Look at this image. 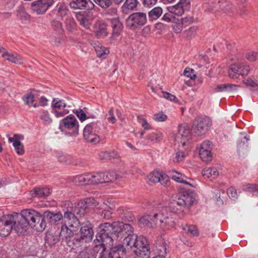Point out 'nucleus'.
Returning a JSON list of instances; mask_svg holds the SVG:
<instances>
[{
  "instance_id": "nucleus-16",
  "label": "nucleus",
  "mask_w": 258,
  "mask_h": 258,
  "mask_svg": "<svg viewBox=\"0 0 258 258\" xmlns=\"http://www.w3.org/2000/svg\"><path fill=\"white\" fill-rule=\"evenodd\" d=\"M96 124L91 123L87 124L83 131V136L85 139L88 142L93 144H97L100 142V137L93 132Z\"/></svg>"
},
{
  "instance_id": "nucleus-52",
  "label": "nucleus",
  "mask_w": 258,
  "mask_h": 258,
  "mask_svg": "<svg viewBox=\"0 0 258 258\" xmlns=\"http://www.w3.org/2000/svg\"><path fill=\"white\" fill-rule=\"evenodd\" d=\"M180 151L176 153L175 157L174 159V162H180L182 161L185 157L186 153L181 150V147L179 146Z\"/></svg>"
},
{
  "instance_id": "nucleus-6",
  "label": "nucleus",
  "mask_w": 258,
  "mask_h": 258,
  "mask_svg": "<svg viewBox=\"0 0 258 258\" xmlns=\"http://www.w3.org/2000/svg\"><path fill=\"white\" fill-rule=\"evenodd\" d=\"M59 127L61 132L70 136H76L79 134V122L73 115H69L60 120Z\"/></svg>"
},
{
  "instance_id": "nucleus-8",
  "label": "nucleus",
  "mask_w": 258,
  "mask_h": 258,
  "mask_svg": "<svg viewBox=\"0 0 258 258\" xmlns=\"http://www.w3.org/2000/svg\"><path fill=\"white\" fill-rule=\"evenodd\" d=\"M191 136L189 128L186 124L179 125L177 131L172 134V138L178 144L180 143L182 147L188 145Z\"/></svg>"
},
{
  "instance_id": "nucleus-56",
  "label": "nucleus",
  "mask_w": 258,
  "mask_h": 258,
  "mask_svg": "<svg viewBox=\"0 0 258 258\" xmlns=\"http://www.w3.org/2000/svg\"><path fill=\"white\" fill-rule=\"evenodd\" d=\"M180 20L185 27L193 22L194 18L191 16H187L180 19Z\"/></svg>"
},
{
  "instance_id": "nucleus-47",
  "label": "nucleus",
  "mask_w": 258,
  "mask_h": 258,
  "mask_svg": "<svg viewBox=\"0 0 258 258\" xmlns=\"http://www.w3.org/2000/svg\"><path fill=\"white\" fill-rule=\"evenodd\" d=\"M184 27L185 26L180 19H177L172 25L173 30L174 32L176 33H179L181 32Z\"/></svg>"
},
{
  "instance_id": "nucleus-12",
  "label": "nucleus",
  "mask_w": 258,
  "mask_h": 258,
  "mask_svg": "<svg viewBox=\"0 0 258 258\" xmlns=\"http://www.w3.org/2000/svg\"><path fill=\"white\" fill-rule=\"evenodd\" d=\"M146 14L143 12L135 13L131 15L126 19V24L128 28L134 29L144 25L147 22Z\"/></svg>"
},
{
  "instance_id": "nucleus-25",
  "label": "nucleus",
  "mask_w": 258,
  "mask_h": 258,
  "mask_svg": "<svg viewBox=\"0 0 258 258\" xmlns=\"http://www.w3.org/2000/svg\"><path fill=\"white\" fill-rule=\"evenodd\" d=\"M168 176L176 182L192 186V185L188 181L189 178L180 172L172 170L169 172V175Z\"/></svg>"
},
{
  "instance_id": "nucleus-48",
  "label": "nucleus",
  "mask_w": 258,
  "mask_h": 258,
  "mask_svg": "<svg viewBox=\"0 0 258 258\" xmlns=\"http://www.w3.org/2000/svg\"><path fill=\"white\" fill-rule=\"evenodd\" d=\"M138 121L139 123L141 124L142 126L144 127L145 130H150L152 128V127L151 125L149 124V123L147 121L146 119L144 118L141 117V116H138L137 117Z\"/></svg>"
},
{
  "instance_id": "nucleus-32",
  "label": "nucleus",
  "mask_w": 258,
  "mask_h": 258,
  "mask_svg": "<svg viewBox=\"0 0 258 258\" xmlns=\"http://www.w3.org/2000/svg\"><path fill=\"white\" fill-rule=\"evenodd\" d=\"M108 201H106V202H104L103 204H102L99 208L100 209H102L103 211L102 212L101 214V217L108 219L111 218V212L108 211V209L112 210L114 208V206L112 204H109Z\"/></svg>"
},
{
  "instance_id": "nucleus-7",
  "label": "nucleus",
  "mask_w": 258,
  "mask_h": 258,
  "mask_svg": "<svg viewBox=\"0 0 258 258\" xmlns=\"http://www.w3.org/2000/svg\"><path fill=\"white\" fill-rule=\"evenodd\" d=\"M153 221L157 223L156 226L163 229H166L174 225V221L173 218L169 216L167 208H163L158 213L152 216Z\"/></svg>"
},
{
  "instance_id": "nucleus-36",
  "label": "nucleus",
  "mask_w": 258,
  "mask_h": 258,
  "mask_svg": "<svg viewBox=\"0 0 258 258\" xmlns=\"http://www.w3.org/2000/svg\"><path fill=\"white\" fill-rule=\"evenodd\" d=\"M163 13V10L160 7H156L148 12V18L150 21H154L158 19Z\"/></svg>"
},
{
  "instance_id": "nucleus-11",
  "label": "nucleus",
  "mask_w": 258,
  "mask_h": 258,
  "mask_svg": "<svg viewBox=\"0 0 258 258\" xmlns=\"http://www.w3.org/2000/svg\"><path fill=\"white\" fill-rule=\"evenodd\" d=\"M212 124L211 119L207 116L197 118L192 128V133L197 136L205 134L210 129Z\"/></svg>"
},
{
  "instance_id": "nucleus-34",
  "label": "nucleus",
  "mask_w": 258,
  "mask_h": 258,
  "mask_svg": "<svg viewBox=\"0 0 258 258\" xmlns=\"http://www.w3.org/2000/svg\"><path fill=\"white\" fill-rule=\"evenodd\" d=\"M39 117L44 124L48 125L52 122V118L48 110H41L39 111Z\"/></svg>"
},
{
  "instance_id": "nucleus-24",
  "label": "nucleus",
  "mask_w": 258,
  "mask_h": 258,
  "mask_svg": "<svg viewBox=\"0 0 258 258\" xmlns=\"http://www.w3.org/2000/svg\"><path fill=\"white\" fill-rule=\"evenodd\" d=\"M109 258H127L126 249L123 245L118 244L110 249L108 254Z\"/></svg>"
},
{
  "instance_id": "nucleus-26",
  "label": "nucleus",
  "mask_w": 258,
  "mask_h": 258,
  "mask_svg": "<svg viewBox=\"0 0 258 258\" xmlns=\"http://www.w3.org/2000/svg\"><path fill=\"white\" fill-rule=\"evenodd\" d=\"M38 92L36 90H33L31 92L28 93L25 95L24 98V101L25 103L30 106H33L34 108L38 107L37 103H33L34 101L38 99Z\"/></svg>"
},
{
  "instance_id": "nucleus-3",
  "label": "nucleus",
  "mask_w": 258,
  "mask_h": 258,
  "mask_svg": "<svg viewBox=\"0 0 258 258\" xmlns=\"http://www.w3.org/2000/svg\"><path fill=\"white\" fill-rule=\"evenodd\" d=\"M133 231V228L129 224L122 222H114L112 224L105 223L100 225L94 243L96 247L101 246L104 249V244L109 243L112 241V236L109 234L117 236V234H124Z\"/></svg>"
},
{
  "instance_id": "nucleus-49",
  "label": "nucleus",
  "mask_w": 258,
  "mask_h": 258,
  "mask_svg": "<svg viewBox=\"0 0 258 258\" xmlns=\"http://www.w3.org/2000/svg\"><path fill=\"white\" fill-rule=\"evenodd\" d=\"M245 57L249 61H255L258 57V52L251 50L248 51L245 54Z\"/></svg>"
},
{
  "instance_id": "nucleus-62",
  "label": "nucleus",
  "mask_w": 258,
  "mask_h": 258,
  "mask_svg": "<svg viewBox=\"0 0 258 258\" xmlns=\"http://www.w3.org/2000/svg\"><path fill=\"white\" fill-rule=\"evenodd\" d=\"M227 84H220L217 86L214 91L216 92L228 91Z\"/></svg>"
},
{
  "instance_id": "nucleus-15",
  "label": "nucleus",
  "mask_w": 258,
  "mask_h": 258,
  "mask_svg": "<svg viewBox=\"0 0 258 258\" xmlns=\"http://www.w3.org/2000/svg\"><path fill=\"white\" fill-rule=\"evenodd\" d=\"M66 107V103L63 100L58 98L53 99L51 103V107L53 109L52 112L55 116L59 118L64 116L69 113V110L64 109Z\"/></svg>"
},
{
  "instance_id": "nucleus-39",
  "label": "nucleus",
  "mask_w": 258,
  "mask_h": 258,
  "mask_svg": "<svg viewBox=\"0 0 258 258\" xmlns=\"http://www.w3.org/2000/svg\"><path fill=\"white\" fill-rule=\"evenodd\" d=\"M9 141L11 143H13V147L18 154L22 155L24 153V146L20 142H17L16 140H14L13 139H9Z\"/></svg>"
},
{
  "instance_id": "nucleus-44",
  "label": "nucleus",
  "mask_w": 258,
  "mask_h": 258,
  "mask_svg": "<svg viewBox=\"0 0 258 258\" xmlns=\"http://www.w3.org/2000/svg\"><path fill=\"white\" fill-rule=\"evenodd\" d=\"M45 242L48 245H53L57 241V238L51 233H47L45 236Z\"/></svg>"
},
{
  "instance_id": "nucleus-27",
  "label": "nucleus",
  "mask_w": 258,
  "mask_h": 258,
  "mask_svg": "<svg viewBox=\"0 0 258 258\" xmlns=\"http://www.w3.org/2000/svg\"><path fill=\"white\" fill-rule=\"evenodd\" d=\"M140 225L142 227L154 228L156 227L157 223L153 221L152 216L146 215L141 217L139 220Z\"/></svg>"
},
{
  "instance_id": "nucleus-54",
  "label": "nucleus",
  "mask_w": 258,
  "mask_h": 258,
  "mask_svg": "<svg viewBox=\"0 0 258 258\" xmlns=\"http://www.w3.org/2000/svg\"><path fill=\"white\" fill-rule=\"evenodd\" d=\"M227 195L228 197L233 200H235L237 198V194L235 189L234 187H231L227 189Z\"/></svg>"
},
{
  "instance_id": "nucleus-18",
  "label": "nucleus",
  "mask_w": 258,
  "mask_h": 258,
  "mask_svg": "<svg viewBox=\"0 0 258 258\" xmlns=\"http://www.w3.org/2000/svg\"><path fill=\"white\" fill-rule=\"evenodd\" d=\"M212 143L209 141H205L202 143L199 149V156L203 161H209L212 160Z\"/></svg>"
},
{
  "instance_id": "nucleus-64",
  "label": "nucleus",
  "mask_w": 258,
  "mask_h": 258,
  "mask_svg": "<svg viewBox=\"0 0 258 258\" xmlns=\"http://www.w3.org/2000/svg\"><path fill=\"white\" fill-rule=\"evenodd\" d=\"M79 258H94L88 250H83L80 252Z\"/></svg>"
},
{
  "instance_id": "nucleus-40",
  "label": "nucleus",
  "mask_w": 258,
  "mask_h": 258,
  "mask_svg": "<svg viewBox=\"0 0 258 258\" xmlns=\"http://www.w3.org/2000/svg\"><path fill=\"white\" fill-rule=\"evenodd\" d=\"M52 29L58 34L62 35L64 32L62 23L57 20H52L51 22Z\"/></svg>"
},
{
  "instance_id": "nucleus-61",
  "label": "nucleus",
  "mask_w": 258,
  "mask_h": 258,
  "mask_svg": "<svg viewBox=\"0 0 258 258\" xmlns=\"http://www.w3.org/2000/svg\"><path fill=\"white\" fill-rule=\"evenodd\" d=\"M107 120L111 122V123H115L116 121V119L115 117L114 114L113 113V110L112 109H110L107 114Z\"/></svg>"
},
{
  "instance_id": "nucleus-19",
  "label": "nucleus",
  "mask_w": 258,
  "mask_h": 258,
  "mask_svg": "<svg viewBox=\"0 0 258 258\" xmlns=\"http://www.w3.org/2000/svg\"><path fill=\"white\" fill-rule=\"evenodd\" d=\"M149 182L151 183L160 182L161 184L166 185L169 181V178L168 175L162 172L154 171L151 172L147 176Z\"/></svg>"
},
{
  "instance_id": "nucleus-57",
  "label": "nucleus",
  "mask_w": 258,
  "mask_h": 258,
  "mask_svg": "<svg viewBox=\"0 0 258 258\" xmlns=\"http://www.w3.org/2000/svg\"><path fill=\"white\" fill-rule=\"evenodd\" d=\"M214 194L215 196L214 199H215L216 204L218 205H221L223 204V200L221 199V193L218 190H215Z\"/></svg>"
},
{
  "instance_id": "nucleus-60",
  "label": "nucleus",
  "mask_w": 258,
  "mask_h": 258,
  "mask_svg": "<svg viewBox=\"0 0 258 258\" xmlns=\"http://www.w3.org/2000/svg\"><path fill=\"white\" fill-rule=\"evenodd\" d=\"M162 93H163V96L164 98H165L170 101H173L175 102L177 101V99L175 96H174L169 93L163 91Z\"/></svg>"
},
{
  "instance_id": "nucleus-33",
  "label": "nucleus",
  "mask_w": 258,
  "mask_h": 258,
  "mask_svg": "<svg viewBox=\"0 0 258 258\" xmlns=\"http://www.w3.org/2000/svg\"><path fill=\"white\" fill-rule=\"evenodd\" d=\"M219 171L215 167H209L204 169L202 175L205 178L215 179L219 175Z\"/></svg>"
},
{
  "instance_id": "nucleus-2",
  "label": "nucleus",
  "mask_w": 258,
  "mask_h": 258,
  "mask_svg": "<svg viewBox=\"0 0 258 258\" xmlns=\"http://www.w3.org/2000/svg\"><path fill=\"white\" fill-rule=\"evenodd\" d=\"M11 216L13 229L19 234H24L30 227H36L37 231H41L46 227L43 218L34 210H24L21 213H14Z\"/></svg>"
},
{
  "instance_id": "nucleus-20",
  "label": "nucleus",
  "mask_w": 258,
  "mask_h": 258,
  "mask_svg": "<svg viewBox=\"0 0 258 258\" xmlns=\"http://www.w3.org/2000/svg\"><path fill=\"white\" fill-rule=\"evenodd\" d=\"M94 234L91 224L87 222L84 223L80 229V238H76V240H84L85 242H88L92 240Z\"/></svg>"
},
{
  "instance_id": "nucleus-17",
  "label": "nucleus",
  "mask_w": 258,
  "mask_h": 258,
  "mask_svg": "<svg viewBox=\"0 0 258 258\" xmlns=\"http://www.w3.org/2000/svg\"><path fill=\"white\" fill-rule=\"evenodd\" d=\"M161 234L157 237L154 243L152 251L157 255H165L167 253V243Z\"/></svg>"
},
{
  "instance_id": "nucleus-21",
  "label": "nucleus",
  "mask_w": 258,
  "mask_h": 258,
  "mask_svg": "<svg viewBox=\"0 0 258 258\" xmlns=\"http://www.w3.org/2000/svg\"><path fill=\"white\" fill-rule=\"evenodd\" d=\"M190 8V0H180L177 4L170 8L169 12L176 15H181L184 12L188 11Z\"/></svg>"
},
{
  "instance_id": "nucleus-38",
  "label": "nucleus",
  "mask_w": 258,
  "mask_h": 258,
  "mask_svg": "<svg viewBox=\"0 0 258 258\" xmlns=\"http://www.w3.org/2000/svg\"><path fill=\"white\" fill-rule=\"evenodd\" d=\"M94 48L96 54L99 57L104 58L109 53L108 48L100 44L96 45Z\"/></svg>"
},
{
  "instance_id": "nucleus-28",
  "label": "nucleus",
  "mask_w": 258,
  "mask_h": 258,
  "mask_svg": "<svg viewBox=\"0 0 258 258\" xmlns=\"http://www.w3.org/2000/svg\"><path fill=\"white\" fill-rule=\"evenodd\" d=\"M2 57L9 61L17 64L23 62L22 58L17 53H11L7 51L2 54Z\"/></svg>"
},
{
  "instance_id": "nucleus-59",
  "label": "nucleus",
  "mask_w": 258,
  "mask_h": 258,
  "mask_svg": "<svg viewBox=\"0 0 258 258\" xmlns=\"http://www.w3.org/2000/svg\"><path fill=\"white\" fill-rule=\"evenodd\" d=\"M75 113L81 121L86 119V114L82 109L77 110Z\"/></svg>"
},
{
  "instance_id": "nucleus-9",
  "label": "nucleus",
  "mask_w": 258,
  "mask_h": 258,
  "mask_svg": "<svg viewBox=\"0 0 258 258\" xmlns=\"http://www.w3.org/2000/svg\"><path fill=\"white\" fill-rule=\"evenodd\" d=\"M249 67L245 62L237 61L230 65L228 70V76L232 79L238 78L240 76H247Z\"/></svg>"
},
{
  "instance_id": "nucleus-55",
  "label": "nucleus",
  "mask_w": 258,
  "mask_h": 258,
  "mask_svg": "<svg viewBox=\"0 0 258 258\" xmlns=\"http://www.w3.org/2000/svg\"><path fill=\"white\" fill-rule=\"evenodd\" d=\"M183 74L185 76L189 78L192 80L196 79L197 77L196 74H194V71L192 69L186 68L184 70Z\"/></svg>"
},
{
  "instance_id": "nucleus-10",
  "label": "nucleus",
  "mask_w": 258,
  "mask_h": 258,
  "mask_svg": "<svg viewBox=\"0 0 258 258\" xmlns=\"http://www.w3.org/2000/svg\"><path fill=\"white\" fill-rule=\"evenodd\" d=\"M91 184H98L103 182H112L117 179L119 175L115 171L111 172L89 173Z\"/></svg>"
},
{
  "instance_id": "nucleus-13",
  "label": "nucleus",
  "mask_w": 258,
  "mask_h": 258,
  "mask_svg": "<svg viewBox=\"0 0 258 258\" xmlns=\"http://www.w3.org/2000/svg\"><path fill=\"white\" fill-rule=\"evenodd\" d=\"M54 3V0H37L31 3V9L38 15L43 14Z\"/></svg>"
},
{
  "instance_id": "nucleus-53",
  "label": "nucleus",
  "mask_w": 258,
  "mask_h": 258,
  "mask_svg": "<svg viewBox=\"0 0 258 258\" xmlns=\"http://www.w3.org/2000/svg\"><path fill=\"white\" fill-rule=\"evenodd\" d=\"M197 30L198 27L197 26H192L185 30L184 34L186 37H191L196 34Z\"/></svg>"
},
{
  "instance_id": "nucleus-51",
  "label": "nucleus",
  "mask_w": 258,
  "mask_h": 258,
  "mask_svg": "<svg viewBox=\"0 0 258 258\" xmlns=\"http://www.w3.org/2000/svg\"><path fill=\"white\" fill-rule=\"evenodd\" d=\"M167 115L163 112H159L156 113L153 116V119L157 122H161L165 121L167 119Z\"/></svg>"
},
{
  "instance_id": "nucleus-46",
  "label": "nucleus",
  "mask_w": 258,
  "mask_h": 258,
  "mask_svg": "<svg viewBox=\"0 0 258 258\" xmlns=\"http://www.w3.org/2000/svg\"><path fill=\"white\" fill-rule=\"evenodd\" d=\"M65 23L67 29L69 31H72L76 26L74 19L71 17H68L66 18Z\"/></svg>"
},
{
  "instance_id": "nucleus-50",
  "label": "nucleus",
  "mask_w": 258,
  "mask_h": 258,
  "mask_svg": "<svg viewBox=\"0 0 258 258\" xmlns=\"http://www.w3.org/2000/svg\"><path fill=\"white\" fill-rule=\"evenodd\" d=\"M94 2L102 8L109 7L111 3V0H94Z\"/></svg>"
},
{
  "instance_id": "nucleus-37",
  "label": "nucleus",
  "mask_w": 258,
  "mask_h": 258,
  "mask_svg": "<svg viewBox=\"0 0 258 258\" xmlns=\"http://www.w3.org/2000/svg\"><path fill=\"white\" fill-rule=\"evenodd\" d=\"M54 10L57 12V14L61 17L66 16L69 12L67 5L63 2L57 4Z\"/></svg>"
},
{
  "instance_id": "nucleus-43",
  "label": "nucleus",
  "mask_w": 258,
  "mask_h": 258,
  "mask_svg": "<svg viewBox=\"0 0 258 258\" xmlns=\"http://www.w3.org/2000/svg\"><path fill=\"white\" fill-rule=\"evenodd\" d=\"M80 9H92L94 7L93 3L90 0H77Z\"/></svg>"
},
{
  "instance_id": "nucleus-41",
  "label": "nucleus",
  "mask_w": 258,
  "mask_h": 258,
  "mask_svg": "<svg viewBox=\"0 0 258 258\" xmlns=\"http://www.w3.org/2000/svg\"><path fill=\"white\" fill-rule=\"evenodd\" d=\"M162 136L161 133L156 131L149 134L147 137V139L151 142L155 143L160 141L162 139Z\"/></svg>"
},
{
  "instance_id": "nucleus-1",
  "label": "nucleus",
  "mask_w": 258,
  "mask_h": 258,
  "mask_svg": "<svg viewBox=\"0 0 258 258\" xmlns=\"http://www.w3.org/2000/svg\"><path fill=\"white\" fill-rule=\"evenodd\" d=\"M87 208V202H81L74 208L73 211L68 210L65 212L63 216L60 212L52 213L46 211L44 213V217L48 219L50 223L54 224H57L60 220H62L63 224L61 226L60 235L62 237L68 238L72 237L74 232L78 229L79 222L75 216V214L83 216L86 212Z\"/></svg>"
},
{
  "instance_id": "nucleus-31",
  "label": "nucleus",
  "mask_w": 258,
  "mask_h": 258,
  "mask_svg": "<svg viewBox=\"0 0 258 258\" xmlns=\"http://www.w3.org/2000/svg\"><path fill=\"white\" fill-rule=\"evenodd\" d=\"M137 0H126L121 8V11L124 14H128L137 7Z\"/></svg>"
},
{
  "instance_id": "nucleus-45",
  "label": "nucleus",
  "mask_w": 258,
  "mask_h": 258,
  "mask_svg": "<svg viewBox=\"0 0 258 258\" xmlns=\"http://www.w3.org/2000/svg\"><path fill=\"white\" fill-rule=\"evenodd\" d=\"M243 189L258 196V186L257 185L248 184L244 186Z\"/></svg>"
},
{
  "instance_id": "nucleus-4",
  "label": "nucleus",
  "mask_w": 258,
  "mask_h": 258,
  "mask_svg": "<svg viewBox=\"0 0 258 258\" xmlns=\"http://www.w3.org/2000/svg\"><path fill=\"white\" fill-rule=\"evenodd\" d=\"M125 234L127 236L124 238L122 245L128 248H134L133 251L137 256L147 257L150 253L147 239L143 236H138L133 231Z\"/></svg>"
},
{
  "instance_id": "nucleus-23",
  "label": "nucleus",
  "mask_w": 258,
  "mask_h": 258,
  "mask_svg": "<svg viewBox=\"0 0 258 258\" xmlns=\"http://www.w3.org/2000/svg\"><path fill=\"white\" fill-rule=\"evenodd\" d=\"M241 135L242 137L238 143L237 152L240 157L244 158L248 153V146L246 143L249 138L245 136V134H241Z\"/></svg>"
},
{
  "instance_id": "nucleus-35",
  "label": "nucleus",
  "mask_w": 258,
  "mask_h": 258,
  "mask_svg": "<svg viewBox=\"0 0 258 258\" xmlns=\"http://www.w3.org/2000/svg\"><path fill=\"white\" fill-rule=\"evenodd\" d=\"M90 174L79 175L74 178V182L76 184L83 185L91 184Z\"/></svg>"
},
{
  "instance_id": "nucleus-14",
  "label": "nucleus",
  "mask_w": 258,
  "mask_h": 258,
  "mask_svg": "<svg viewBox=\"0 0 258 258\" xmlns=\"http://www.w3.org/2000/svg\"><path fill=\"white\" fill-rule=\"evenodd\" d=\"M13 229L11 215H4L0 217V235L6 237L8 236Z\"/></svg>"
},
{
  "instance_id": "nucleus-22",
  "label": "nucleus",
  "mask_w": 258,
  "mask_h": 258,
  "mask_svg": "<svg viewBox=\"0 0 258 258\" xmlns=\"http://www.w3.org/2000/svg\"><path fill=\"white\" fill-rule=\"evenodd\" d=\"M94 32L95 35L98 38L106 37L108 34L107 24L103 21H97L94 25Z\"/></svg>"
},
{
  "instance_id": "nucleus-5",
  "label": "nucleus",
  "mask_w": 258,
  "mask_h": 258,
  "mask_svg": "<svg viewBox=\"0 0 258 258\" xmlns=\"http://www.w3.org/2000/svg\"><path fill=\"white\" fill-rule=\"evenodd\" d=\"M196 202L195 193L189 191H182L173 195L170 201V207L176 210L175 212L179 213L183 211L186 207L190 206Z\"/></svg>"
},
{
  "instance_id": "nucleus-29",
  "label": "nucleus",
  "mask_w": 258,
  "mask_h": 258,
  "mask_svg": "<svg viewBox=\"0 0 258 258\" xmlns=\"http://www.w3.org/2000/svg\"><path fill=\"white\" fill-rule=\"evenodd\" d=\"M76 18L81 26L87 29L90 28L93 21V18L91 17L77 14Z\"/></svg>"
},
{
  "instance_id": "nucleus-58",
  "label": "nucleus",
  "mask_w": 258,
  "mask_h": 258,
  "mask_svg": "<svg viewBox=\"0 0 258 258\" xmlns=\"http://www.w3.org/2000/svg\"><path fill=\"white\" fill-rule=\"evenodd\" d=\"M158 0H142L143 6L145 8H150L156 5Z\"/></svg>"
},
{
  "instance_id": "nucleus-42",
  "label": "nucleus",
  "mask_w": 258,
  "mask_h": 258,
  "mask_svg": "<svg viewBox=\"0 0 258 258\" xmlns=\"http://www.w3.org/2000/svg\"><path fill=\"white\" fill-rule=\"evenodd\" d=\"M183 230L189 236H198L199 233L197 229L193 225H185L182 227Z\"/></svg>"
},
{
  "instance_id": "nucleus-63",
  "label": "nucleus",
  "mask_w": 258,
  "mask_h": 258,
  "mask_svg": "<svg viewBox=\"0 0 258 258\" xmlns=\"http://www.w3.org/2000/svg\"><path fill=\"white\" fill-rule=\"evenodd\" d=\"M244 83L247 86L252 87L253 88H257V86L254 82V80L252 78V77L247 78V79L245 80L244 81Z\"/></svg>"
},
{
  "instance_id": "nucleus-30",
  "label": "nucleus",
  "mask_w": 258,
  "mask_h": 258,
  "mask_svg": "<svg viewBox=\"0 0 258 258\" xmlns=\"http://www.w3.org/2000/svg\"><path fill=\"white\" fill-rule=\"evenodd\" d=\"M50 194L49 188L46 187L36 188L34 190L30 191L32 197L45 198L48 196Z\"/></svg>"
}]
</instances>
